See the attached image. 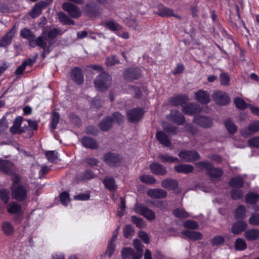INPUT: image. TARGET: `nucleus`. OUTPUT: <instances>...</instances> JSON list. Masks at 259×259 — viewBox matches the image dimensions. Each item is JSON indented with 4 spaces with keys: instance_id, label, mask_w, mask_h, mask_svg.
Instances as JSON below:
<instances>
[{
    "instance_id": "41",
    "label": "nucleus",
    "mask_w": 259,
    "mask_h": 259,
    "mask_svg": "<svg viewBox=\"0 0 259 259\" xmlns=\"http://www.w3.org/2000/svg\"><path fill=\"white\" fill-rule=\"evenodd\" d=\"M60 120V115L58 112H53L51 117V129L52 131L57 128V125Z\"/></svg>"
},
{
    "instance_id": "15",
    "label": "nucleus",
    "mask_w": 259,
    "mask_h": 259,
    "mask_svg": "<svg viewBox=\"0 0 259 259\" xmlns=\"http://www.w3.org/2000/svg\"><path fill=\"white\" fill-rule=\"evenodd\" d=\"M114 123L113 118L110 116H105L99 123L98 126L101 131L106 132L110 130Z\"/></svg>"
},
{
    "instance_id": "44",
    "label": "nucleus",
    "mask_w": 259,
    "mask_h": 259,
    "mask_svg": "<svg viewBox=\"0 0 259 259\" xmlns=\"http://www.w3.org/2000/svg\"><path fill=\"white\" fill-rule=\"evenodd\" d=\"M45 156L50 162L55 163L58 158V153L55 151H48L46 152Z\"/></svg>"
},
{
    "instance_id": "27",
    "label": "nucleus",
    "mask_w": 259,
    "mask_h": 259,
    "mask_svg": "<svg viewBox=\"0 0 259 259\" xmlns=\"http://www.w3.org/2000/svg\"><path fill=\"white\" fill-rule=\"evenodd\" d=\"M189 100L188 97L184 95H178L170 99V103L174 106L182 105Z\"/></svg>"
},
{
    "instance_id": "61",
    "label": "nucleus",
    "mask_w": 259,
    "mask_h": 259,
    "mask_svg": "<svg viewBox=\"0 0 259 259\" xmlns=\"http://www.w3.org/2000/svg\"><path fill=\"white\" fill-rule=\"evenodd\" d=\"M84 161L91 167L97 166L99 163L98 159L94 157H87Z\"/></svg>"
},
{
    "instance_id": "57",
    "label": "nucleus",
    "mask_w": 259,
    "mask_h": 259,
    "mask_svg": "<svg viewBox=\"0 0 259 259\" xmlns=\"http://www.w3.org/2000/svg\"><path fill=\"white\" fill-rule=\"evenodd\" d=\"M234 103L236 106L239 109L244 110L247 108V104L245 101L240 98H235Z\"/></svg>"
},
{
    "instance_id": "56",
    "label": "nucleus",
    "mask_w": 259,
    "mask_h": 259,
    "mask_svg": "<svg viewBox=\"0 0 259 259\" xmlns=\"http://www.w3.org/2000/svg\"><path fill=\"white\" fill-rule=\"evenodd\" d=\"M134 233V229L131 225H127L123 228V236L126 238L131 237Z\"/></svg>"
},
{
    "instance_id": "63",
    "label": "nucleus",
    "mask_w": 259,
    "mask_h": 259,
    "mask_svg": "<svg viewBox=\"0 0 259 259\" xmlns=\"http://www.w3.org/2000/svg\"><path fill=\"white\" fill-rule=\"evenodd\" d=\"M85 133L88 135L97 136L98 135L99 130L93 125H89L85 128Z\"/></svg>"
},
{
    "instance_id": "34",
    "label": "nucleus",
    "mask_w": 259,
    "mask_h": 259,
    "mask_svg": "<svg viewBox=\"0 0 259 259\" xmlns=\"http://www.w3.org/2000/svg\"><path fill=\"white\" fill-rule=\"evenodd\" d=\"M244 181L241 177H236L232 178L229 181V185L231 187L240 188L244 185Z\"/></svg>"
},
{
    "instance_id": "11",
    "label": "nucleus",
    "mask_w": 259,
    "mask_h": 259,
    "mask_svg": "<svg viewBox=\"0 0 259 259\" xmlns=\"http://www.w3.org/2000/svg\"><path fill=\"white\" fill-rule=\"evenodd\" d=\"M142 75V71L138 68H129L124 70L123 76L127 81L139 79Z\"/></svg>"
},
{
    "instance_id": "51",
    "label": "nucleus",
    "mask_w": 259,
    "mask_h": 259,
    "mask_svg": "<svg viewBox=\"0 0 259 259\" xmlns=\"http://www.w3.org/2000/svg\"><path fill=\"white\" fill-rule=\"evenodd\" d=\"M131 221L139 229L144 228L145 225L143 220L136 215H133L131 217Z\"/></svg>"
},
{
    "instance_id": "24",
    "label": "nucleus",
    "mask_w": 259,
    "mask_h": 259,
    "mask_svg": "<svg viewBox=\"0 0 259 259\" xmlns=\"http://www.w3.org/2000/svg\"><path fill=\"white\" fill-rule=\"evenodd\" d=\"M13 163L10 160L0 159V171L10 175L12 171Z\"/></svg>"
},
{
    "instance_id": "37",
    "label": "nucleus",
    "mask_w": 259,
    "mask_h": 259,
    "mask_svg": "<svg viewBox=\"0 0 259 259\" xmlns=\"http://www.w3.org/2000/svg\"><path fill=\"white\" fill-rule=\"evenodd\" d=\"M140 181L147 185H152L156 182L155 178L152 175L142 174L139 177Z\"/></svg>"
},
{
    "instance_id": "6",
    "label": "nucleus",
    "mask_w": 259,
    "mask_h": 259,
    "mask_svg": "<svg viewBox=\"0 0 259 259\" xmlns=\"http://www.w3.org/2000/svg\"><path fill=\"white\" fill-rule=\"evenodd\" d=\"M62 8L72 18H78L81 15L79 7L69 2L63 3L62 5Z\"/></svg>"
},
{
    "instance_id": "4",
    "label": "nucleus",
    "mask_w": 259,
    "mask_h": 259,
    "mask_svg": "<svg viewBox=\"0 0 259 259\" xmlns=\"http://www.w3.org/2000/svg\"><path fill=\"white\" fill-rule=\"evenodd\" d=\"M103 159L108 166L116 167L120 165L122 157L118 153L108 152L104 154Z\"/></svg>"
},
{
    "instance_id": "55",
    "label": "nucleus",
    "mask_w": 259,
    "mask_h": 259,
    "mask_svg": "<svg viewBox=\"0 0 259 259\" xmlns=\"http://www.w3.org/2000/svg\"><path fill=\"white\" fill-rule=\"evenodd\" d=\"M107 66H113L119 63V60L116 55L107 57L106 59Z\"/></svg>"
},
{
    "instance_id": "59",
    "label": "nucleus",
    "mask_w": 259,
    "mask_h": 259,
    "mask_svg": "<svg viewBox=\"0 0 259 259\" xmlns=\"http://www.w3.org/2000/svg\"><path fill=\"white\" fill-rule=\"evenodd\" d=\"M243 192L242 190L239 189H234L231 191V195L233 199H239L243 196Z\"/></svg>"
},
{
    "instance_id": "58",
    "label": "nucleus",
    "mask_w": 259,
    "mask_h": 259,
    "mask_svg": "<svg viewBox=\"0 0 259 259\" xmlns=\"http://www.w3.org/2000/svg\"><path fill=\"white\" fill-rule=\"evenodd\" d=\"M184 226L186 228L196 229L199 227V225L194 221L187 220L184 223Z\"/></svg>"
},
{
    "instance_id": "50",
    "label": "nucleus",
    "mask_w": 259,
    "mask_h": 259,
    "mask_svg": "<svg viewBox=\"0 0 259 259\" xmlns=\"http://www.w3.org/2000/svg\"><path fill=\"white\" fill-rule=\"evenodd\" d=\"M221 84L223 86L230 85V78L228 73L223 72L220 74Z\"/></svg>"
},
{
    "instance_id": "31",
    "label": "nucleus",
    "mask_w": 259,
    "mask_h": 259,
    "mask_svg": "<svg viewBox=\"0 0 259 259\" xmlns=\"http://www.w3.org/2000/svg\"><path fill=\"white\" fill-rule=\"evenodd\" d=\"M96 175L94 171L90 169H87L80 174L78 176V180L80 181L90 180L94 179Z\"/></svg>"
},
{
    "instance_id": "8",
    "label": "nucleus",
    "mask_w": 259,
    "mask_h": 259,
    "mask_svg": "<svg viewBox=\"0 0 259 259\" xmlns=\"http://www.w3.org/2000/svg\"><path fill=\"white\" fill-rule=\"evenodd\" d=\"M70 75L72 81L77 85L83 83L84 74L82 69L79 67H74L70 71Z\"/></svg>"
},
{
    "instance_id": "45",
    "label": "nucleus",
    "mask_w": 259,
    "mask_h": 259,
    "mask_svg": "<svg viewBox=\"0 0 259 259\" xmlns=\"http://www.w3.org/2000/svg\"><path fill=\"white\" fill-rule=\"evenodd\" d=\"M105 26L112 31L119 30L122 28V27L119 24L113 20H109L105 22Z\"/></svg>"
},
{
    "instance_id": "23",
    "label": "nucleus",
    "mask_w": 259,
    "mask_h": 259,
    "mask_svg": "<svg viewBox=\"0 0 259 259\" xmlns=\"http://www.w3.org/2000/svg\"><path fill=\"white\" fill-rule=\"evenodd\" d=\"M46 6L47 3L44 1L35 4L29 13L31 17L34 18L39 16L41 13L42 8Z\"/></svg>"
},
{
    "instance_id": "18",
    "label": "nucleus",
    "mask_w": 259,
    "mask_h": 259,
    "mask_svg": "<svg viewBox=\"0 0 259 259\" xmlns=\"http://www.w3.org/2000/svg\"><path fill=\"white\" fill-rule=\"evenodd\" d=\"M201 111L200 106L195 103H190L183 106L182 111L185 114L193 115Z\"/></svg>"
},
{
    "instance_id": "5",
    "label": "nucleus",
    "mask_w": 259,
    "mask_h": 259,
    "mask_svg": "<svg viewBox=\"0 0 259 259\" xmlns=\"http://www.w3.org/2000/svg\"><path fill=\"white\" fill-rule=\"evenodd\" d=\"M145 113V109L143 107L133 108L126 113L127 120L131 123L137 122L142 118Z\"/></svg>"
},
{
    "instance_id": "47",
    "label": "nucleus",
    "mask_w": 259,
    "mask_h": 259,
    "mask_svg": "<svg viewBox=\"0 0 259 259\" xmlns=\"http://www.w3.org/2000/svg\"><path fill=\"white\" fill-rule=\"evenodd\" d=\"M134 249L131 247H124L121 251L122 259H131Z\"/></svg>"
},
{
    "instance_id": "46",
    "label": "nucleus",
    "mask_w": 259,
    "mask_h": 259,
    "mask_svg": "<svg viewBox=\"0 0 259 259\" xmlns=\"http://www.w3.org/2000/svg\"><path fill=\"white\" fill-rule=\"evenodd\" d=\"M147 194L153 198H160L162 197V189H150L147 192Z\"/></svg>"
},
{
    "instance_id": "60",
    "label": "nucleus",
    "mask_w": 259,
    "mask_h": 259,
    "mask_svg": "<svg viewBox=\"0 0 259 259\" xmlns=\"http://www.w3.org/2000/svg\"><path fill=\"white\" fill-rule=\"evenodd\" d=\"M116 245L114 243L111 242H108L107 244V247L105 253L108 255L109 257H111L113 255Z\"/></svg>"
},
{
    "instance_id": "62",
    "label": "nucleus",
    "mask_w": 259,
    "mask_h": 259,
    "mask_svg": "<svg viewBox=\"0 0 259 259\" xmlns=\"http://www.w3.org/2000/svg\"><path fill=\"white\" fill-rule=\"evenodd\" d=\"M248 221L252 225L259 226V213H255L252 214Z\"/></svg>"
},
{
    "instance_id": "30",
    "label": "nucleus",
    "mask_w": 259,
    "mask_h": 259,
    "mask_svg": "<svg viewBox=\"0 0 259 259\" xmlns=\"http://www.w3.org/2000/svg\"><path fill=\"white\" fill-rule=\"evenodd\" d=\"M2 230L7 236L12 235L14 232V227L9 222H4L2 225Z\"/></svg>"
},
{
    "instance_id": "28",
    "label": "nucleus",
    "mask_w": 259,
    "mask_h": 259,
    "mask_svg": "<svg viewBox=\"0 0 259 259\" xmlns=\"http://www.w3.org/2000/svg\"><path fill=\"white\" fill-rule=\"evenodd\" d=\"M244 236L248 241H254L259 239V230L251 229L247 230L244 234Z\"/></svg>"
},
{
    "instance_id": "54",
    "label": "nucleus",
    "mask_w": 259,
    "mask_h": 259,
    "mask_svg": "<svg viewBox=\"0 0 259 259\" xmlns=\"http://www.w3.org/2000/svg\"><path fill=\"white\" fill-rule=\"evenodd\" d=\"M62 32L59 28H53L48 32L47 37L50 39H54L59 34H62Z\"/></svg>"
},
{
    "instance_id": "20",
    "label": "nucleus",
    "mask_w": 259,
    "mask_h": 259,
    "mask_svg": "<svg viewBox=\"0 0 259 259\" xmlns=\"http://www.w3.org/2000/svg\"><path fill=\"white\" fill-rule=\"evenodd\" d=\"M137 209L139 210V213L148 220L151 221L155 219V214L154 212L147 207L140 204L138 206Z\"/></svg>"
},
{
    "instance_id": "36",
    "label": "nucleus",
    "mask_w": 259,
    "mask_h": 259,
    "mask_svg": "<svg viewBox=\"0 0 259 259\" xmlns=\"http://www.w3.org/2000/svg\"><path fill=\"white\" fill-rule=\"evenodd\" d=\"M36 47L38 46L42 49L44 51H46L47 54H49L51 52L50 50V46H47V43L42 36L37 37V41L36 44Z\"/></svg>"
},
{
    "instance_id": "29",
    "label": "nucleus",
    "mask_w": 259,
    "mask_h": 259,
    "mask_svg": "<svg viewBox=\"0 0 259 259\" xmlns=\"http://www.w3.org/2000/svg\"><path fill=\"white\" fill-rule=\"evenodd\" d=\"M7 209L8 212L10 214H19L22 212L21 206L15 202L9 204Z\"/></svg>"
},
{
    "instance_id": "48",
    "label": "nucleus",
    "mask_w": 259,
    "mask_h": 259,
    "mask_svg": "<svg viewBox=\"0 0 259 259\" xmlns=\"http://www.w3.org/2000/svg\"><path fill=\"white\" fill-rule=\"evenodd\" d=\"M10 198V192L8 190L5 188L0 189V199L4 204L8 203Z\"/></svg>"
},
{
    "instance_id": "40",
    "label": "nucleus",
    "mask_w": 259,
    "mask_h": 259,
    "mask_svg": "<svg viewBox=\"0 0 259 259\" xmlns=\"http://www.w3.org/2000/svg\"><path fill=\"white\" fill-rule=\"evenodd\" d=\"M174 215L179 219H186L189 217L188 212H187L183 208H177L173 210Z\"/></svg>"
},
{
    "instance_id": "52",
    "label": "nucleus",
    "mask_w": 259,
    "mask_h": 259,
    "mask_svg": "<svg viewBox=\"0 0 259 259\" xmlns=\"http://www.w3.org/2000/svg\"><path fill=\"white\" fill-rule=\"evenodd\" d=\"M69 194L67 191H63L60 194V200L64 206H67L70 200Z\"/></svg>"
},
{
    "instance_id": "9",
    "label": "nucleus",
    "mask_w": 259,
    "mask_h": 259,
    "mask_svg": "<svg viewBox=\"0 0 259 259\" xmlns=\"http://www.w3.org/2000/svg\"><path fill=\"white\" fill-rule=\"evenodd\" d=\"M17 32V28L15 25L7 32L0 39V47L7 48L12 41L13 38Z\"/></svg>"
},
{
    "instance_id": "32",
    "label": "nucleus",
    "mask_w": 259,
    "mask_h": 259,
    "mask_svg": "<svg viewBox=\"0 0 259 259\" xmlns=\"http://www.w3.org/2000/svg\"><path fill=\"white\" fill-rule=\"evenodd\" d=\"M175 170L180 173L188 174L193 171V166L188 164H180L174 167Z\"/></svg>"
},
{
    "instance_id": "22",
    "label": "nucleus",
    "mask_w": 259,
    "mask_h": 259,
    "mask_svg": "<svg viewBox=\"0 0 259 259\" xmlns=\"http://www.w3.org/2000/svg\"><path fill=\"white\" fill-rule=\"evenodd\" d=\"M193 121L203 128H209L212 125V119L205 116L195 117Z\"/></svg>"
},
{
    "instance_id": "7",
    "label": "nucleus",
    "mask_w": 259,
    "mask_h": 259,
    "mask_svg": "<svg viewBox=\"0 0 259 259\" xmlns=\"http://www.w3.org/2000/svg\"><path fill=\"white\" fill-rule=\"evenodd\" d=\"M11 191L13 198L18 201H23L27 198V190L22 185L11 188Z\"/></svg>"
},
{
    "instance_id": "43",
    "label": "nucleus",
    "mask_w": 259,
    "mask_h": 259,
    "mask_svg": "<svg viewBox=\"0 0 259 259\" xmlns=\"http://www.w3.org/2000/svg\"><path fill=\"white\" fill-rule=\"evenodd\" d=\"M151 172L156 175H162V165L156 162L151 163L149 166Z\"/></svg>"
},
{
    "instance_id": "3",
    "label": "nucleus",
    "mask_w": 259,
    "mask_h": 259,
    "mask_svg": "<svg viewBox=\"0 0 259 259\" xmlns=\"http://www.w3.org/2000/svg\"><path fill=\"white\" fill-rule=\"evenodd\" d=\"M198 167L201 169H205L206 174L211 178H219L223 175V170L212 166L211 163L208 161H201L196 164Z\"/></svg>"
},
{
    "instance_id": "38",
    "label": "nucleus",
    "mask_w": 259,
    "mask_h": 259,
    "mask_svg": "<svg viewBox=\"0 0 259 259\" xmlns=\"http://www.w3.org/2000/svg\"><path fill=\"white\" fill-rule=\"evenodd\" d=\"M259 199V195L253 192H249L245 197V201L247 203L253 204H255Z\"/></svg>"
},
{
    "instance_id": "25",
    "label": "nucleus",
    "mask_w": 259,
    "mask_h": 259,
    "mask_svg": "<svg viewBox=\"0 0 259 259\" xmlns=\"http://www.w3.org/2000/svg\"><path fill=\"white\" fill-rule=\"evenodd\" d=\"M181 233L192 241L200 240L203 237V235L200 232L195 231L185 230L183 231Z\"/></svg>"
},
{
    "instance_id": "39",
    "label": "nucleus",
    "mask_w": 259,
    "mask_h": 259,
    "mask_svg": "<svg viewBox=\"0 0 259 259\" xmlns=\"http://www.w3.org/2000/svg\"><path fill=\"white\" fill-rule=\"evenodd\" d=\"M234 248L237 250H244L247 248V244L243 239L238 238L235 241Z\"/></svg>"
},
{
    "instance_id": "21",
    "label": "nucleus",
    "mask_w": 259,
    "mask_h": 259,
    "mask_svg": "<svg viewBox=\"0 0 259 259\" xmlns=\"http://www.w3.org/2000/svg\"><path fill=\"white\" fill-rule=\"evenodd\" d=\"M247 228V223L242 220L234 223L231 228V232L234 235H238L244 231Z\"/></svg>"
},
{
    "instance_id": "42",
    "label": "nucleus",
    "mask_w": 259,
    "mask_h": 259,
    "mask_svg": "<svg viewBox=\"0 0 259 259\" xmlns=\"http://www.w3.org/2000/svg\"><path fill=\"white\" fill-rule=\"evenodd\" d=\"M225 125L228 132L231 134H234L237 130L236 125L230 119H227L225 121Z\"/></svg>"
},
{
    "instance_id": "19",
    "label": "nucleus",
    "mask_w": 259,
    "mask_h": 259,
    "mask_svg": "<svg viewBox=\"0 0 259 259\" xmlns=\"http://www.w3.org/2000/svg\"><path fill=\"white\" fill-rule=\"evenodd\" d=\"M168 119L178 125H182L185 122L184 115L180 112L177 111H172L168 116Z\"/></svg>"
},
{
    "instance_id": "64",
    "label": "nucleus",
    "mask_w": 259,
    "mask_h": 259,
    "mask_svg": "<svg viewBox=\"0 0 259 259\" xmlns=\"http://www.w3.org/2000/svg\"><path fill=\"white\" fill-rule=\"evenodd\" d=\"M249 146L259 148V137L252 138L247 141Z\"/></svg>"
},
{
    "instance_id": "33",
    "label": "nucleus",
    "mask_w": 259,
    "mask_h": 259,
    "mask_svg": "<svg viewBox=\"0 0 259 259\" xmlns=\"http://www.w3.org/2000/svg\"><path fill=\"white\" fill-rule=\"evenodd\" d=\"M23 121V117L20 116H17L14 120L13 125L10 128V132L13 134H18L20 126Z\"/></svg>"
},
{
    "instance_id": "49",
    "label": "nucleus",
    "mask_w": 259,
    "mask_h": 259,
    "mask_svg": "<svg viewBox=\"0 0 259 259\" xmlns=\"http://www.w3.org/2000/svg\"><path fill=\"white\" fill-rule=\"evenodd\" d=\"M246 208L243 205H239L236 209L235 217L236 219H242L245 217Z\"/></svg>"
},
{
    "instance_id": "12",
    "label": "nucleus",
    "mask_w": 259,
    "mask_h": 259,
    "mask_svg": "<svg viewBox=\"0 0 259 259\" xmlns=\"http://www.w3.org/2000/svg\"><path fill=\"white\" fill-rule=\"evenodd\" d=\"M258 131L259 121L255 120L249 123L247 127L241 129L240 134L243 137L247 138Z\"/></svg>"
},
{
    "instance_id": "10",
    "label": "nucleus",
    "mask_w": 259,
    "mask_h": 259,
    "mask_svg": "<svg viewBox=\"0 0 259 259\" xmlns=\"http://www.w3.org/2000/svg\"><path fill=\"white\" fill-rule=\"evenodd\" d=\"M20 36L28 40L29 47L32 48L36 47L37 37L29 29L25 28L22 29L20 31Z\"/></svg>"
},
{
    "instance_id": "17",
    "label": "nucleus",
    "mask_w": 259,
    "mask_h": 259,
    "mask_svg": "<svg viewBox=\"0 0 259 259\" xmlns=\"http://www.w3.org/2000/svg\"><path fill=\"white\" fill-rule=\"evenodd\" d=\"M82 145L88 149H97L98 148L99 144L97 141L91 137L85 136L80 140Z\"/></svg>"
},
{
    "instance_id": "14",
    "label": "nucleus",
    "mask_w": 259,
    "mask_h": 259,
    "mask_svg": "<svg viewBox=\"0 0 259 259\" xmlns=\"http://www.w3.org/2000/svg\"><path fill=\"white\" fill-rule=\"evenodd\" d=\"M179 157L186 162H191L200 158L199 153L194 150H183L179 154Z\"/></svg>"
},
{
    "instance_id": "35",
    "label": "nucleus",
    "mask_w": 259,
    "mask_h": 259,
    "mask_svg": "<svg viewBox=\"0 0 259 259\" xmlns=\"http://www.w3.org/2000/svg\"><path fill=\"white\" fill-rule=\"evenodd\" d=\"M178 182L176 180L171 179H167L163 180V188L168 190H175L178 187Z\"/></svg>"
},
{
    "instance_id": "2",
    "label": "nucleus",
    "mask_w": 259,
    "mask_h": 259,
    "mask_svg": "<svg viewBox=\"0 0 259 259\" xmlns=\"http://www.w3.org/2000/svg\"><path fill=\"white\" fill-rule=\"evenodd\" d=\"M111 81V76L108 73L103 72L96 77L94 80V84L97 90L104 92L110 87Z\"/></svg>"
},
{
    "instance_id": "13",
    "label": "nucleus",
    "mask_w": 259,
    "mask_h": 259,
    "mask_svg": "<svg viewBox=\"0 0 259 259\" xmlns=\"http://www.w3.org/2000/svg\"><path fill=\"white\" fill-rule=\"evenodd\" d=\"M213 100L218 104L226 105L230 103V100L225 92L217 91L212 95Z\"/></svg>"
},
{
    "instance_id": "1",
    "label": "nucleus",
    "mask_w": 259,
    "mask_h": 259,
    "mask_svg": "<svg viewBox=\"0 0 259 259\" xmlns=\"http://www.w3.org/2000/svg\"><path fill=\"white\" fill-rule=\"evenodd\" d=\"M82 12L84 16L92 18L99 17L101 14V9L96 2L90 1L82 8Z\"/></svg>"
},
{
    "instance_id": "16",
    "label": "nucleus",
    "mask_w": 259,
    "mask_h": 259,
    "mask_svg": "<svg viewBox=\"0 0 259 259\" xmlns=\"http://www.w3.org/2000/svg\"><path fill=\"white\" fill-rule=\"evenodd\" d=\"M194 99L202 104H207L210 101L209 93L207 91L202 90H199L195 93Z\"/></svg>"
},
{
    "instance_id": "26",
    "label": "nucleus",
    "mask_w": 259,
    "mask_h": 259,
    "mask_svg": "<svg viewBox=\"0 0 259 259\" xmlns=\"http://www.w3.org/2000/svg\"><path fill=\"white\" fill-rule=\"evenodd\" d=\"M103 183L105 187L110 192H114L118 188L116 182L112 177L104 178L103 180Z\"/></svg>"
},
{
    "instance_id": "53",
    "label": "nucleus",
    "mask_w": 259,
    "mask_h": 259,
    "mask_svg": "<svg viewBox=\"0 0 259 259\" xmlns=\"http://www.w3.org/2000/svg\"><path fill=\"white\" fill-rule=\"evenodd\" d=\"M225 242V238L221 235H217L212 238L210 240L212 246H217L223 244Z\"/></svg>"
}]
</instances>
